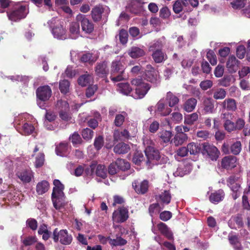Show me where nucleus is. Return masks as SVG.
I'll return each mask as SVG.
<instances>
[{
    "label": "nucleus",
    "mask_w": 250,
    "mask_h": 250,
    "mask_svg": "<svg viewBox=\"0 0 250 250\" xmlns=\"http://www.w3.org/2000/svg\"><path fill=\"white\" fill-rule=\"evenodd\" d=\"M201 154L206 158L212 161H216L218 159L220 152L218 149L214 145L208 142L202 143Z\"/></svg>",
    "instance_id": "f257e3e1"
},
{
    "label": "nucleus",
    "mask_w": 250,
    "mask_h": 250,
    "mask_svg": "<svg viewBox=\"0 0 250 250\" xmlns=\"http://www.w3.org/2000/svg\"><path fill=\"white\" fill-rule=\"evenodd\" d=\"M125 71V67L120 61H113L111 67V76L110 78L114 82L124 80L123 74Z\"/></svg>",
    "instance_id": "f03ea898"
},
{
    "label": "nucleus",
    "mask_w": 250,
    "mask_h": 250,
    "mask_svg": "<svg viewBox=\"0 0 250 250\" xmlns=\"http://www.w3.org/2000/svg\"><path fill=\"white\" fill-rule=\"evenodd\" d=\"M28 13V10L25 5L17 6L13 10L7 12L9 19L13 21L24 19Z\"/></svg>",
    "instance_id": "7ed1b4c3"
},
{
    "label": "nucleus",
    "mask_w": 250,
    "mask_h": 250,
    "mask_svg": "<svg viewBox=\"0 0 250 250\" xmlns=\"http://www.w3.org/2000/svg\"><path fill=\"white\" fill-rule=\"evenodd\" d=\"M52 238L55 242L57 243L59 241L64 245L70 244L72 241L71 235L68 233L66 229H61L59 231L57 228L53 231Z\"/></svg>",
    "instance_id": "20e7f679"
},
{
    "label": "nucleus",
    "mask_w": 250,
    "mask_h": 250,
    "mask_svg": "<svg viewBox=\"0 0 250 250\" xmlns=\"http://www.w3.org/2000/svg\"><path fill=\"white\" fill-rule=\"evenodd\" d=\"M78 22L81 24L82 30L87 34H91L94 31V25L91 21L86 17V16L79 14L76 18Z\"/></svg>",
    "instance_id": "39448f33"
},
{
    "label": "nucleus",
    "mask_w": 250,
    "mask_h": 250,
    "mask_svg": "<svg viewBox=\"0 0 250 250\" xmlns=\"http://www.w3.org/2000/svg\"><path fill=\"white\" fill-rule=\"evenodd\" d=\"M128 211L125 207L119 208L112 214V220L116 223H122L125 222L128 218Z\"/></svg>",
    "instance_id": "423d86ee"
},
{
    "label": "nucleus",
    "mask_w": 250,
    "mask_h": 250,
    "mask_svg": "<svg viewBox=\"0 0 250 250\" xmlns=\"http://www.w3.org/2000/svg\"><path fill=\"white\" fill-rule=\"evenodd\" d=\"M37 97L42 102L48 101L52 95L50 87L47 85L39 86L36 90Z\"/></svg>",
    "instance_id": "0eeeda50"
},
{
    "label": "nucleus",
    "mask_w": 250,
    "mask_h": 250,
    "mask_svg": "<svg viewBox=\"0 0 250 250\" xmlns=\"http://www.w3.org/2000/svg\"><path fill=\"white\" fill-rule=\"evenodd\" d=\"M132 185L134 190L138 194H145L148 191L149 182L147 180L141 182L135 180Z\"/></svg>",
    "instance_id": "6e6552de"
},
{
    "label": "nucleus",
    "mask_w": 250,
    "mask_h": 250,
    "mask_svg": "<svg viewBox=\"0 0 250 250\" xmlns=\"http://www.w3.org/2000/svg\"><path fill=\"white\" fill-rule=\"evenodd\" d=\"M16 175L23 184L30 183L34 177V173L30 169H22L16 172Z\"/></svg>",
    "instance_id": "1a4fd4ad"
},
{
    "label": "nucleus",
    "mask_w": 250,
    "mask_h": 250,
    "mask_svg": "<svg viewBox=\"0 0 250 250\" xmlns=\"http://www.w3.org/2000/svg\"><path fill=\"white\" fill-rule=\"evenodd\" d=\"M237 158L235 156L229 155L223 157L221 161L222 168L231 169L236 166Z\"/></svg>",
    "instance_id": "9d476101"
},
{
    "label": "nucleus",
    "mask_w": 250,
    "mask_h": 250,
    "mask_svg": "<svg viewBox=\"0 0 250 250\" xmlns=\"http://www.w3.org/2000/svg\"><path fill=\"white\" fill-rule=\"evenodd\" d=\"M104 8L102 5H97L94 6L91 11V17L95 22L100 21L102 19Z\"/></svg>",
    "instance_id": "9b49d317"
},
{
    "label": "nucleus",
    "mask_w": 250,
    "mask_h": 250,
    "mask_svg": "<svg viewBox=\"0 0 250 250\" xmlns=\"http://www.w3.org/2000/svg\"><path fill=\"white\" fill-rule=\"evenodd\" d=\"M95 71L96 75L99 77L104 78L106 77L109 72L107 62L103 61L97 62L95 67Z\"/></svg>",
    "instance_id": "f8f14e48"
},
{
    "label": "nucleus",
    "mask_w": 250,
    "mask_h": 250,
    "mask_svg": "<svg viewBox=\"0 0 250 250\" xmlns=\"http://www.w3.org/2000/svg\"><path fill=\"white\" fill-rule=\"evenodd\" d=\"M155 108V113L162 116H167L172 111V109L170 107H167L162 100H160L157 103Z\"/></svg>",
    "instance_id": "ddd939ff"
},
{
    "label": "nucleus",
    "mask_w": 250,
    "mask_h": 250,
    "mask_svg": "<svg viewBox=\"0 0 250 250\" xmlns=\"http://www.w3.org/2000/svg\"><path fill=\"white\" fill-rule=\"evenodd\" d=\"M52 33L54 37L58 39L63 40L66 38V30L59 20L57 21V25L52 28Z\"/></svg>",
    "instance_id": "4468645a"
},
{
    "label": "nucleus",
    "mask_w": 250,
    "mask_h": 250,
    "mask_svg": "<svg viewBox=\"0 0 250 250\" xmlns=\"http://www.w3.org/2000/svg\"><path fill=\"white\" fill-rule=\"evenodd\" d=\"M240 62L234 56H229L227 62L226 66L229 73L236 72L239 69Z\"/></svg>",
    "instance_id": "2eb2a0df"
},
{
    "label": "nucleus",
    "mask_w": 250,
    "mask_h": 250,
    "mask_svg": "<svg viewBox=\"0 0 250 250\" xmlns=\"http://www.w3.org/2000/svg\"><path fill=\"white\" fill-rule=\"evenodd\" d=\"M151 86L149 84H143L141 86L137 87L135 89V92L133 95V97L136 99H142L148 92Z\"/></svg>",
    "instance_id": "dca6fc26"
},
{
    "label": "nucleus",
    "mask_w": 250,
    "mask_h": 250,
    "mask_svg": "<svg viewBox=\"0 0 250 250\" xmlns=\"http://www.w3.org/2000/svg\"><path fill=\"white\" fill-rule=\"evenodd\" d=\"M203 111L205 114H212L214 111V101L211 98L206 97L202 102Z\"/></svg>",
    "instance_id": "f3484780"
},
{
    "label": "nucleus",
    "mask_w": 250,
    "mask_h": 250,
    "mask_svg": "<svg viewBox=\"0 0 250 250\" xmlns=\"http://www.w3.org/2000/svg\"><path fill=\"white\" fill-rule=\"evenodd\" d=\"M69 147V144L68 142L63 141L59 143L56 146L55 148V152L57 155L64 157L67 155Z\"/></svg>",
    "instance_id": "a211bd4d"
},
{
    "label": "nucleus",
    "mask_w": 250,
    "mask_h": 250,
    "mask_svg": "<svg viewBox=\"0 0 250 250\" xmlns=\"http://www.w3.org/2000/svg\"><path fill=\"white\" fill-rule=\"evenodd\" d=\"M157 227L161 233L168 240H171L174 239L172 231L166 224L163 222H160L158 224Z\"/></svg>",
    "instance_id": "6ab92c4d"
},
{
    "label": "nucleus",
    "mask_w": 250,
    "mask_h": 250,
    "mask_svg": "<svg viewBox=\"0 0 250 250\" xmlns=\"http://www.w3.org/2000/svg\"><path fill=\"white\" fill-rule=\"evenodd\" d=\"M145 152L147 159V162H150L151 160H153L158 161L160 158L159 151L155 149L154 147L145 148Z\"/></svg>",
    "instance_id": "aec40b11"
},
{
    "label": "nucleus",
    "mask_w": 250,
    "mask_h": 250,
    "mask_svg": "<svg viewBox=\"0 0 250 250\" xmlns=\"http://www.w3.org/2000/svg\"><path fill=\"white\" fill-rule=\"evenodd\" d=\"M225 197V192L222 189H220L210 194L209 197V200L210 202L213 204L218 203L224 199Z\"/></svg>",
    "instance_id": "412c9836"
},
{
    "label": "nucleus",
    "mask_w": 250,
    "mask_h": 250,
    "mask_svg": "<svg viewBox=\"0 0 250 250\" xmlns=\"http://www.w3.org/2000/svg\"><path fill=\"white\" fill-rule=\"evenodd\" d=\"M188 137L186 133H176L171 139L170 144H174L176 146L182 145L188 140Z\"/></svg>",
    "instance_id": "4be33fe9"
},
{
    "label": "nucleus",
    "mask_w": 250,
    "mask_h": 250,
    "mask_svg": "<svg viewBox=\"0 0 250 250\" xmlns=\"http://www.w3.org/2000/svg\"><path fill=\"white\" fill-rule=\"evenodd\" d=\"M221 105L223 109H226L228 111H234L237 108L235 100L231 98L226 99L222 102Z\"/></svg>",
    "instance_id": "5701e85b"
},
{
    "label": "nucleus",
    "mask_w": 250,
    "mask_h": 250,
    "mask_svg": "<svg viewBox=\"0 0 250 250\" xmlns=\"http://www.w3.org/2000/svg\"><path fill=\"white\" fill-rule=\"evenodd\" d=\"M53 206L57 210H60L64 208L66 205L65 197H51Z\"/></svg>",
    "instance_id": "b1692460"
},
{
    "label": "nucleus",
    "mask_w": 250,
    "mask_h": 250,
    "mask_svg": "<svg viewBox=\"0 0 250 250\" xmlns=\"http://www.w3.org/2000/svg\"><path fill=\"white\" fill-rule=\"evenodd\" d=\"M166 101L170 108L173 107L178 104L179 99L172 92L169 91L167 93Z\"/></svg>",
    "instance_id": "393cba45"
},
{
    "label": "nucleus",
    "mask_w": 250,
    "mask_h": 250,
    "mask_svg": "<svg viewBox=\"0 0 250 250\" xmlns=\"http://www.w3.org/2000/svg\"><path fill=\"white\" fill-rule=\"evenodd\" d=\"M151 56L154 62L157 63H161L167 59L166 54L161 49L153 51Z\"/></svg>",
    "instance_id": "a878e982"
},
{
    "label": "nucleus",
    "mask_w": 250,
    "mask_h": 250,
    "mask_svg": "<svg viewBox=\"0 0 250 250\" xmlns=\"http://www.w3.org/2000/svg\"><path fill=\"white\" fill-rule=\"evenodd\" d=\"M197 101L194 98H190L185 101L183 104V109L188 112L192 111L195 108L197 104Z\"/></svg>",
    "instance_id": "bb28decb"
},
{
    "label": "nucleus",
    "mask_w": 250,
    "mask_h": 250,
    "mask_svg": "<svg viewBox=\"0 0 250 250\" xmlns=\"http://www.w3.org/2000/svg\"><path fill=\"white\" fill-rule=\"evenodd\" d=\"M69 32L72 39H76L80 36L79 22H72L69 25Z\"/></svg>",
    "instance_id": "cd10ccee"
},
{
    "label": "nucleus",
    "mask_w": 250,
    "mask_h": 250,
    "mask_svg": "<svg viewBox=\"0 0 250 250\" xmlns=\"http://www.w3.org/2000/svg\"><path fill=\"white\" fill-rule=\"evenodd\" d=\"M144 3L142 0H131L129 4V8L131 12L137 14L140 11Z\"/></svg>",
    "instance_id": "c85d7f7f"
},
{
    "label": "nucleus",
    "mask_w": 250,
    "mask_h": 250,
    "mask_svg": "<svg viewBox=\"0 0 250 250\" xmlns=\"http://www.w3.org/2000/svg\"><path fill=\"white\" fill-rule=\"evenodd\" d=\"M190 154L196 155L202 152V143L198 144L194 142L190 143L187 145Z\"/></svg>",
    "instance_id": "c756f323"
},
{
    "label": "nucleus",
    "mask_w": 250,
    "mask_h": 250,
    "mask_svg": "<svg viewBox=\"0 0 250 250\" xmlns=\"http://www.w3.org/2000/svg\"><path fill=\"white\" fill-rule=\"evenodd\" d=\"M130 146L128 144L124 143H119L113 148L115 153L121 154L127 153L130 150Z\"/></svg>",
    "instance_id": "7c9ffc66"
},
{
    "label": "nucleus",
    "mask_w": 250,
    "mask_h": 250,
    "mask_svg": "<svg viewBox=\"0 0 250 250\" xmlns=\"http://www.w3.org/2000/svg\"><path fill=\"white\" fill-rule=\"evenodd\" d=\"M49 188V183L46 180H42L37 184L36 192L39 195H42L48 190Z\"/></svg>",
    "instance_id": "2f4dec72"
},
{
    "label": "nucleus",
    "mask_w": 250,
    "mask_h": 250,
    "mask_svg": "<svg viewBox=\"0 0 250 250\" xmlns=\"http://www.w3.org/2000/svg\"><path fill=\"white\" fill-rule=\"evenodd\" d=\"M128 54L131 58L135 59L144 56L145 52L143 49L139 47L133 46L128 50Z\"/></svg>",
    "instance_id": "473e14b6"
},
{
    "label": "nucleus",
    "mask_w": 250,
    "mask_h": 250,
    "mask_svg": "<svg viewBox=\"0 0 250 250\" xmlns=\"http://www.w3.org/2000/svg\"><path fill=\"white\" fill-rule=\"evenodd\" d=\"M92 79V76L86 72V73L79 77L78 79V83L82 86H85L90 83Z\"/></svg>",
    "instance_id": "72a5a7b5"
},
{
    "label": "nucleus",
    "mask_w": 250,
    "mask_h": 250,
    "mask_svg": "<svg viewBox=\"0 0 250 250\" xmlns=\"http://www.w3.org/2000/svg\"><path fill=\"white\" fill-rule=\"evenodd\" d=\"M118 91L122 94L128 95L132 91V88L128 83H121L117 84Z\"/></svg>",
    "instance_id": "f704fd0d"
},
{
    "label": "nucleus",
    "mask_w": 250,
    "mask_h": 250,
    "mask_svg": "<svg viewBox=\"0 0 250 250\" xmlns=\"http://www.w3.org/2000/svg\"><path fill=\"white\" fill-rule=\"evenodd\" d=\"M95 174L100 177L103 179L107 177V170L105 167L103 165H97L96 163Z\"/></svg>",
    "instance_id": "c9c22d12"
},
{
    "label": "nucleus",
    "mask_w": 250,
    "mask_h": 250,
    "mask_svg": "<svg viewBox=\"0 0 250 250\" xmlns=\"http://www.w3.org/2000/svg\"><path fill=\"white\" fill-rule=\"evenodd\" d=\"M172 133L170 131L164 130L159 133L161 142L167 143L171 142Z\"/></svg>",
    "instance_id": "e433bc0d"
},
{
    "label": "nucleus",
    "mask_w": 250,
    "mask_h": 250,
    "mask_svg": "<svg viewBox=\"0 0 250 250\" xmlns=\"http://www.w3.org/2000/svg\"><path fill=\"white\" fill-rule=\"evenodd\" d=\"M119 170L126 171L130 167L129 162L123 159H118L116 161Z\"/></svg>",
    "instance_id": "4c0bfd02"
},
{
    "label": "nucleus",
    "mask_w": 250,
    "mask_h": 250,
    "mask_svg": "<svg viewBox=\"0 0 250 250\" xmlns=\"http://www.w3.org/2000/svg\"><path fill=\"white\" fill-rule=\"evenodd\" d=\"M198 119V115L196 113L185 116L184 123L188 125H192Z\"/></svg>",
    "instance_id": "58836bf2"
},
{
    "label": "nucleus",
    "mask_w": 250,
    "mask_h": 250,
    "mask_svg": "<svg viewBox=\"0 0 250 250\" xmlns=\"http://www.w3.org/2000/svg\"><path fill=\"white\" fill-rule=\"evenodd\" d=\"M226 91L222 88H217L213 92V97L216 100L224 99L226 97Z\"/></svg>",
    "instance_id": "ea45409f"
},
{
    "label": "nucleus",
    "mask_w": 250,
    "mask_h": 250,
    "mask_svg": "<svg viewBox=\"0 0 250 250\" xmlns=\"http://www.w3.org/2000/svg\"><path fill=\"white\" fill-rule=\"evenodd\" d=\"M45 162V155L43 152L39 153L35 157L34 163L35 167L36 168L42 167Z\"/></svg>",
    "instance_id": "a19ab883"
},
{
    "label": "nucleus",
    "mask_w": 250,
    "mask_h": 250,
    "mask_svg": "<svg viewBox=\"0 0 250 250\" xmlns=\"http://www.w3.org/2000/svg\"><path fill=\"white\" fill-rule=\"evenodd\" d=\"M159 198L163 203L168 204L170 202L171 199L169 190H165L164 192H162L159 195Z\"/></svg>",
    "instance_id": "79ce46f5"
},
{
    "label": "nucleus",
    "mask_w": 250,
    "mask_h": 250,
    "mask_svg": "<svg viewBox=\"0 0 250 250\" xmlns=\"http://www.w3.org/2000/svg\"><path fill=\"white\" fill-rule=\"evenodd\" d=\"M35 130V127L31 123H25L22 126L21 133L25 135L32 134Z\"/></svg>",
    "instance_id": "37998d69"
},
{
    "label": "nucleus",
    "mask_w": 250,
    "mask_h": 250,
    "mask_svg": "<svg viewBox=\"0 0 250 250\" xmlns=\"http://www.w3.org/2000/svg\"><path fill=\"white\" fill-rule=\"evenodd\" d=\"M109 238V243L111 246H124L127 243V241L121 237H118L116 239Z\"/></svg>",
    "instance_id": "c03bdc74"
},
{
    "label": "nucleus",
    "mask_w": 250,
    "mask_h": 250,
    "mask_svg": "<svg viewBox=\"0 0 250 250\" xmlns=\"http://www.w3.org/2000/svg\"><path fill=\"white\" fill-rule=\"evenodd\" d=\"M228 239L230 244L233 246L236 249L240 250L241 249V243L239 242L238 237L236 235H229Z\"/></svg>",
    "instance_id": "a18cd8bd"
},
{
    "label": "nucleus",
    "mask_w": 250,
    "mask_h": 250,
    "mask_svg": "<svg viewBox=\"0 0 250 250\" xmlns=\"http://www.w3.org/2000/svg\"><path fill=\"white\" fill-rule=\"evenodd\" d=\"M56 108L59 111L69 110V105L67 101L59 100L56 104Z\"/></svg>",
    "instance_id": "49530a36"
},
{
    "label": "nucleus",
    "mask_w": 250,
    "mask_h": 250,
    "mask_svg": "<svg viewBox=\"0 0 250 250\" xmlns=\"http://www.w3.org/2000/svg\"><path fill=\"white\" fill-rule=\"evenodd\" d=\"M158 72L157 71L154 72H145V78L147 80L152 83L156 84L158 79Z\"/></svg>",
    "instance_id": "de8ad7c7"
},
{
    "label": "nucleus",
    "mask_w": 250,
    "mask_h": 250,
    "mask_svg": "<svg viewBox=\"0 0 250 250\" xmlns=\"http://www.w3.org/2000/svg\"><path fill=\"white\" fill-rule=\"evenodd\" d=\"M70 83L67 80L61 81L59 83V89L62 94H66L69 92Z\"/></svg>",
    "instance_id": "09e8293b"
},
{
    "label": "nucleus",
    "mask_w": 250,
    "mask_h": 250,
    "mask_svg": "<svg viewBox=\"0 0 250 250\" xmlns=\"http://www.w3.org/2000/svg\"><path fill=\"white\" fill-rule=\"evenodd\" d=\"M119 38L120 43L123 45H125L128 42V34L127 31L122 29L119 30Z\"/></svg>",
    "instance_id": "8fccbe9b"
},
{
    "label": "nucleus",
    "mask_w": 250,
    "mask_h": 250,
    "mask_svg": "<svg viewBox=\"0 0 250 250\" xmlns=\"http://www.w3.org/2000/svg\"><path fill=\"white\" fill-rule=\"evenodd\" d=\"M145 160V157L143 154L140 151H136L133 157L132 162L136 165L140 166L141 163Z\"/></svg>",
    "instance_id": "3c124183"
},
{
    "label": "nucleus",
    "mask_w": 250,
    "mask_h": 250,
    "mask_svg": "<svg viewBox=\"0 0 250 250\" xmlns=\"http://www.w3.org/2000/svg\"><path fill=\"white\" fill-rule=\"evenodd\" d=\"M82 136L86 141L91 140L94 136V131L89 128H85L82 130Z\"/></svg>",
    "instance_id": "603ef678"
},
{
    "label": "nucleus",
    "mask_w": 250,
    "mask_h": 250,
    "mask_svg": "<svg viewBox=\"0 0 250 250\" xmlns=\"http://www.w3.org/2000/svg\"><path fill=\"white\" fill-rule=\"evenodd\" d=\"M233 76L232 75H226L219 81V83L220 85L227 87L230 85Z\"/></svg>",
    "instance_id": "864d4df0"
},
{
    "label": "nucleus",
    "mask_w": 250,
    "mask_h": 250,
    "mask_svg": "<svg viewBox=\"0 0 250 250\" xmlns=\"http://www.w3.org/2000/svg\"><path fill=\"white\" fill-rule=\"evenodd\" d=\"M230 152L234 155H238L241 150V143L240 141L234 143L230 147Z\"/></svg>",
    "instance_id": "5fc2aeb1"
},
{
    "label": "nucleus",
    "mask_w": 250,
    "mask_h": 250,
    "mask_svg": "<svg viewBox=\"0 0 250 250\" xmlns=\"http://www.w3.org/2000/svg\"><path fill=\"white\" fill-rule=\"evenodd\" d=\"M246 1L247 0H234L230 4L234 9H241L245 6Z\"/></svg>",
    "instance_id": "6e6d98bb"
},
{
    "label": "nucleus",
    "mask_w": 250,
    "mask_h": 250,
    "mask_svg": "<svg viewBox=\"0 0 250 250\" xmlns=\"http://www.w3.org/2000/svg\"><path fill=\"white\" fill-rule=\"evenodd\" d=\"M69 139L71 141L72 144L74 146L82 144L83 140L80 135L77 132H74L69 137Z\"/></svg>",
    "instance_id": "4d7b16f0"
},
{
    "label": "nucleus",
    "mask_w": 250,
    "mask_h": 250,
    "mask_svg": "<svg viewBox=\"0 0 250 250\" xmlns=\"http://www.w3.org/2000/svg\"><path fill=\"white\" fill-rule=\"evenodd\" d=\"M207 58L212 65L217 64V61L216 55L214 52L212 50H209L207 53Z\"/></svg>",
    "instance_id": "13d9d810"
},
{
    "label": "nucleus",
    "mask_w": 250,
    "mask_h": 250,
    "mask_svg": "<svg viewBox=\"0 0 250 250\" xmlns=\"http://www.w3.org/2000/svg\"><path fill=\"white\" fill-rule=\"evenodd\" d=\"M104 140L103 136L99 135L96 137L94 142V146L96 150H99L103 146Z\"/></svg>",
    "instance_id": "bf43d9fd"
},
{
    "label": "nucleus",
    "mask_w": 250,
    "mask_h": 250,
    "mask_svg": "<svg viewBox=\"0 0 250 250\" xmlns=\"http://www.w3.org/2000/svg\"><path fill=\"white\" fill-rule=\"evenodd\" d=\"M143 143L145 147V148H148V147H154V142L151 140L150 137L146 136L143 138Z\"/></svg>",
    "instance_id": "052dcab7"
},
{
    "label": "nucleus",
    "mask_w": 250,
    "mask_h": 250,
    "mask_svg": "<svg viewBox=\"0 0 250 250\" xmlns=\"http://www.w3.org/2000/svg\"><path fill=\"white\" fill-rule=\"evenodd\" d=\"M201 66L203 73L206 74H209L210 73L211 67L207 61L203 60L201 62Z\"/></svg>",
    "instance_id": "680f3d73"
},
{
    "label": "nucleus",
    "mask_w": 250,
    "mask_h": 250,
    "mask_svg": "<svg viewBox=\"0 0 250 250\" xmlns=\"http://www.w3.org/2000/svg\"><path fill=\"white\" fill-rule=\"evenodd\" d=\"M183 5L181 1L177 0H176L173 4L172 9L173 12L175 14H179L183 11Z\"/></svg>",
    "instance_id": "e2e57ef3"
},
{
    "label": "nucleus",
    "mask_w": 250,
    "mask_h": 250,
    "mask_svg": "<svg viewBox=\"0 0 250 250\" xmlns=\"http://www.w3.org/2000/svg\"><path fill=\"white\" fill-rule=\"evenodd\" d=\"M26 225L32 230H35L38 228V222L35 219L30 218L26 220Z\"/></svg>",
    "instance_id": "0e129e2a"
},
{
    "label": "nucleus",
    "mask_w": 250,
    "mask_h": 250,
    "mask_svg": "<svg viewBox=\"0 0 250 250\" xmlns=\"http://www.w3.org/2000/svg\"><path fill=\"white\" fill-rule=\"evenodd\" d=\"M98 86L97 85H90L86 89L85 95L87 98L92 97L97 91Z\"/></svg>",
    "instance_id": "69168bd1"
},
{
    "label": "nucleus",
    "mask_w": 250,
    "mask_h": 250,
    "mask_svg": "<svg viewBox=\"0 0 250 250\" xmlns=\"http://www.w3.org/2000/svg\"><path fill=\"white\" fill-rule=\"evenodd\" d=\"M125 117L121 114H117L114 120L115 125L117 127H120L125 122Z\"/></svg>",
    "instance_id": "338daca9"
},
{
    "label": "nucleus",
    "mask_w": 250,
    "mask_h": 250,
    "mask_svg": "<svg viewBox=\"0 0 250 250\" xmlns=\"http://www.w3.org/2000/svg\"><path fill=\"white\" fill-rule=\"evenodd\" d=\"M37 241V239L35 236H30L25 237L22 240V243L24 246H29L33 245Z\"/></svg>",
    "instance_id": "774afa93"
}]
</instances>
